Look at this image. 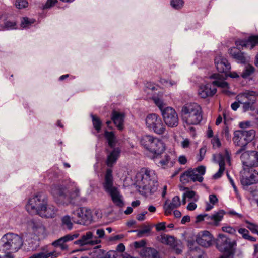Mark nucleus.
<instances>
[{"mask_svg":"<svg viewBox=\"0 0 258 258\" xmlns=\"http://www.w3.org/2000/svg\"><path fill=\"white\" fill-rule=\"evenodd\" d=\"M135 184L141 194L147 196L157 190V175L154 170L143 168L136 173Z\"/></svg>","mask_w":258,"mask_h":258,"instance_id":"obj_1","label":"nucleus"},{"mask_svg":"<svg viewBox=\"0 0 258 258\" xmlns=\"http://www.w3.org/2000/svg\"><path fill=\"white\" fill-rule=\"evenodd\" d=\"M28 211L36 213L42 217L53 218L57 211L56 208L47 204V198L42 193H38L29 199L26 206Z\"/></svg>","mask_w":258,"mask_h":258,"instance_id":"obj_2","label":"nucleus"},{"mask_svg":"<svg viewBox=\"0 0 258 258\" xmlns=\"http://www.w3.org/2000/svg\"><path fill=\"white\" fill-rule=\"evenodd\" d=\"M75 189L71 192L64 184H54L51 192L56 202L62 205L75 204V200L79 197V189L75 185Z\"/></svg>","mask_w":258,"mask_h":258,"instance_id":"obj_3","label":"nucleus"},{"mask_svg":"<svg viewBox=\"0 0 258 258\" xmlns=\"http://www.w3.org/2000/svg\"><path fill=\"white\" fill-rule=\"evenodd\" d=\"M258 44V36H251L248 39L237 40L235 41L236 47L231 48L229 49L230 55L238 62L244 63L247 61V58L241 52L240 49L245 48L251 49Z\"/></svg>","mask_w":258,"mask_h":258,"instance_id":"obj_4","label":"nucleus"},{"mask_svg":"<svg viewBox=\"0 0 258 258\" xmlns=\"http://www.w3.org/2000/svg\"><path fill=\"white\" fill-rule=\"evenodd\" d=\"M181 114L183 121L187 125H197L202 120L201 107L196 103L184 105Z\"/></svg>","mask_w":258,"mask_h":258,"instance_id":"obj_5","label":"nucleus"},{"mask_svg":"<svg viewBox=\"0 0 258 258\" xmlns=\"http://www.w3.org/2000/svg\"><path fill=\"white\" fill-rule=\"evenodd\" d=\"M103 187L105 191L110 196L113 203L116 206L119 207L123 206V197L117 188L113 185L112 170L111 168H107L106 170Z\"/></svg>","mask_w":258,"mask_h":258,"instance_id":"obj_6","label":"nucleus"},{"mask_svg":"<svg viewBox=\"0 0 258 258\" xmlns=\"http://www.w3.org/2000/svg\"><path fill=\"white\" fill-rule=\"evenodd\" d=\"M153 100L161 111L165 125L171 128L177 127L179 123V118L175 110L170 107H165L163 101L158 97L153 96Z\"/></svg>","mask_w":258,"mask_h":258,"instance_id":"obj_7","label":"nucleus"},{"mask_svg":"<svg viewBox=\"0 0 258 258\" xmlns=\"http://www.w3.org/2000/svg\"><path fill=\"white\" fill-rule=\"evenodd\" d=\"M210 78L215 79L212 84L207 83L205 85H201L198 89V94L202 98H206L214 95L217 91L216 86L222 88H227L228 83L223 80V74H213Z\"/></svg>","mask_w":258,"mask_h":258,"instance_id":"obj_8","label":"nucleus"},{"mask_svg":"<svg viewBox=\"0 0 258 258\" xmlns=\"http://www.w3.org/2000/svg\"><path fill=\"white\" fill-rule=\"evenodd\" d=\"M23 244L22 239L17 234L7 233L4 235L0 240V251L8 252H16Z\"/></svg>","mask_w":258,"mask_h":258,"instance_id":"obj_9","label":"nucleus"},{"mask_svg":"<svg viewBox=\"0 0 258 258\" xmlns=\"http://www.w3.org/2000/svg\"><path fill=\"white\" fill-rule=\"evenodd\" d=\"M140 142L145 149L153 153V156L162 153L165 150V145L163 141L152 135L143 136L141 139Z\"/></svg>","mask_w":258,"mask_h":258,"instance_id":"obj_10","label":"nucleus"},{"mask_svg":"<svg viewBox=\"0 0 258 258\" xmlns=\"http://www.w3.org/2000/svg\"><path fill=\"white\" fill-rule=\"evenodd\" d=\"M104 137L107 141L111 150H107V157L106 163L108 167H112L118 159L121 150L119 148H114L115 145V137L112 132L105 131Z\"/></svg>","mask_w":258,"mask_h":258,"instance_id":"obj_11","label":"nucleus"},{"mask_svg":"<svg viewBox=\"0 0 258 258\" xmlns=\"http://www.w3.org/2000/svg\"><path fill=\"white\" fill-rule=\"evenodd\" d=\"M258 95L252 91H246L236 96V100L242 105L243 112L253 111L255 110Z\"/></svg>","mask_w":258,"mask_h":258,"instance_id":"obj_12","label":"nucleus"},{"mask_svg":"<svg viewBox=\"0 0 258 258\" xmlns=\"http://www.w3.org/2000/svg\"><path fill=\"white\" fill-rule=\"evenodd\" d=\"M147 128L156 134L161 135L165 133L166 126L161 117L155 113L148 114L145 119Z\"/></svg>","mask_w":258,"mask_h":258,"instance_id":"obj_13","label":"nucleus"},{"mask_svg":"<svg viewBox=\"0 0 258 258\" xmlns=\"http://www.w3.org/2000/svg\"><path fill=\"white\" fill-rule=\"evenodd\" d=\"M235 243L225 235L220 234L217 239L216 247L223 254L220 258H232L234 254Z\"/></svg>","mask_w":258,"mask_h":258,"instance_id":"obj_14","label":"nucleus"},{"mask_svg":"<svg viewBox=\"0 0 258 258\" xmlns=\"http://www.w3.org/2000/svg\"><path fill=\"white\" fill-rule=\"evenodd\" d=\"M205 172L206 167L203 165L194 169H189L181 175L180 181L183 183H188L190 181L201 182L203 180V176Z\"/></svg>","mask_w":258,"mask_h":258,"instance_id":"obj_15","label":"nucleus"},{"mask_svg":"<svg viewBox=\"0 0 258 258\" xmlns=\"http://www.w3.org/2000/svg\"><path fill=\"white\" fill-rule=\"evenodd\" d=\"M213 159L218 163L219 169L218 171L213 175V177L214 179H218L222 176L225 170V162H230V154L227 150H225L223 153L214 155Z\"/></svg>","mask_w":258,"mask_h":258,"instance_id":"obj_16","label":"nucleus"},{"mask_svg":"<svg viewBox=\"0 0 258 258\" xmlns=\"http://www.w3.org/2000/svg\"><path fill=\"white\" fill-rule=\"evenodd\" d=\"M72 214L78 219L76 223L80 224H86L92 220L91 211L86 207H79L72 212Z\"/></svg>","mask_w":258,"mask_h":258,"instance_id":"obj_17","label":"nucleus"},{"mask_svg":"<svg viewBox=\"0 0 258 258\" xmlns=\"http://www.w3.org/2000/svg\"><path fill=\"white\" fill-rule=\"evenodd\" d=\"M240 159L244 166L257 167L258 152L256 151L242 152L240 156Z\"/></svg>","mask_w":258,"mask_h":258,"instance_id":"obj_18","label":"nucleus"},{"mask_svg":"<svg viewBox=\"0 0 258 258\" xmlns=\"http://www.w3.org/2000/svg\"><path fill=\"white\" fill-rule=\"evenodd\" d=\"M223 215L224 212L223 210L219 211L211 216H209L206 214H200L196 217V223H199L206 220L207 223L217 226L218 225L219 222L222 220Z\"/></svg>","mask_w":258,"mask_h":258,"instance_id":"obj_19","label":"nucleus"},{"mask_svg":"<svg viewBox=\"0 0 258 258\" xmlns=\"http://www.w3.org/2000/svg\"><path fill=\"white\" fill-rule=\"evenodd\" d=\"M100 240L98 239L92 231H89L82 235L79 239L75 241L74 244L80 246H94L100 243Z\"/></svg>","mask_w":258,"mask_h":258,"instance_id":"obj_20","label":"nucleus"},{"mask_svg":"<svg viewBox=\"0 0 258 258\" xmlns=\"http://www.w3.org/2000/svg\"><path fill=\"white\" fill-rule=\"evenodd\" d=\"M153 159L158 166L163 168L172 166L175 163L174 160H171L169 154L164 153V152L159 155H153Z\"/></svg>","mask_w":258,"mask_h":258,"instance_id":"obj_21","label":"nucleus"},{"mask_svg":"<svg viewBox=\"0 0 258 258\" xmlns=\"http://www.w3.org/2000/svg\"><path fill=\"white\" fill-rule=\"evenodd\" d=\"M79 235L80 234L78 232L67 234L63 237L54 241L52 243V245L55 247H59L62 250L67 249L68 248V246L66 244V243L76 239L79 237Z\"/></svg>","mask_w":258,"mask_h":258,"instance_id":"obj_22","label":"nucleus"},{"mask_svg":"<svg viewBox=\"0 0 258 258\" xmlns=\"http://www.w3.org/2000/svg\"><path fill=\"white\" fill-rule=\"evenodd\" d=\"M28 225L36 236H39L45 234V227L40 219H32L30 221Z\"/></svg>","mask_w":258,"mask_h":258,"instance_id":"obj_23","label":"nucleus"},{"mask_svg":"<svg viewBox=\"0 0 258 258\" xmlns=\"http://www.w3.org/2000/svg\"><path fill=\"white\" fill-rule=\"evenodd\" d=\"M214 62L216 68L219 73H226L231 69L228 60L221 54L217 55L215 57Z\"/></svg>","mask_w":258,"mask_h":258,"instance_id":"obj_24","label":"nucleus"},{"mask_svg":"<svg viewBox=\"0 0 258 258\" xmlns=\"http://www.w3.org/2000/svg\"><path fill=\"white\" fill-rule=\"evenodd\" d=\"M241 184L243 186L255 184L258 182V172L253 169L249 170L247 175L243 176L241 179Z\"/></svg>","mask_w":258,"mask_h":258,"instance_id":"obj_25","label":"nucleus"},{"mask_svg":"<svg viewBox=\"0 0 258 258\" xmlns=\"http://www.w3.org/2000/svg\"><path fill=\"white\" fill-rule=\"evenodd\" d=\"M212 236L208 231H203L199 233L196 241L200 245L204 247H209L212 244Z\"/></svg>","mask_w":258,"mask_h":258,"instance_id":"obj_26","label":"nucleus"},{"mask_svg":"<svg viewBox=\"0 0 258 258\" xmlns=\"http://www.w3.org/2000/svg\"><path fill=\"white\" fill-rule=\"evenodd\" d=\"M58 254L55 251H49V247L45 246L42 247L39 251L33 254L29 258H52L57 257Z\"/></svg>","mask_w":258,"mask_h":258,"instance_id":"obj_27","label":"nucleus"},{"mask_svg":"<svg viewBox=\"0 0 258 258\" xmlns=\"http://www.w3.org/2000/svg\"><path fill=\"white\" fill-rule=\"evenodd\" d=\"M18 26L15 21H11L6 19L5 16H0V31L16 29Z\"/></svg>","mask_w":258,"mask_h":258,"instance_id":"obj_28","label":"nucleus"},{"mask_svg":"<svg viewBox=\"0 0 258 258\" xmlns=\"http://www.w3.org/2000/svg\"><path fill=\"white\" fill-rule=\"evenodd\" d=\"M180 205L181 202L180 198L177 196L173 198L170 203L168 204L166 201L164 206L165 214L166 215L171 214L173 210L179 207Z\"/></svg>","mask_w":258,"mask_h":258,"instance_id":"obj_29","label":"nucleus"},{"mask_svg":"<svg viewBox=\"0 0 258 258\" xmlns=\"http://www.w3.org/2000/svg\"><path fill=\"white\" fill-rule=\"evenodd\" d=\"M124 114L116 111H113L111 114V120L117 128L121 131L123 128Z\"/></svg>","mask_w":258,"mask_h":258,"instance_id":"obj_30","label":"nucleus"},{"mask_svg":"<svg viewBox=\"0 0 258 258\" xmlns=\"http://www.w3.org/2000/svg\"><path fill=\"white\" fill-rule=\"evenodd\" d=\"M233 141L235 145L240 146V148L237 151L236 154H240L243 152L247 145L246 142L243 138V136H239L238 137L236 135V131L234 132V137L233 138Z\"/></svg>","mask_w":258,"mask_h":258,"instance_id":"obj_31","label":"nucleus"},{"mask_svg":"<svg viewBox=\"0 0 258 258\" xmlns=\"http://www.w3.org/2000/svg\"><path fill=\"white\" fill-rule=\"evenodd\" d=\"M236 135L238 137V136H243L247 144L254 138L255 131L253 129L249 130H238L236 131Z\"/></svg>","mask_w":258,"mask_h":258,"instance_id":"obj_32","label":"nucleus"},{"mask_svg":"<svg viewBox=\"0 0 258 258\" xmlns=\"http://www.w3.org/2000/svg\"><path fill=\"white\" fill-rule=\"evenodd\" d=\"M36 20L34 19L25 17L21 19L20 25L23 29H27L33 26Z\"/></svg>","mask_w":258,"mask_h":258,"instance_id":"obj_33","label":"nucleus"},{"mask_svg":"<svg viewBox=\"0 0 258 258\" xmlns=\"http://www.w3.org/2000/svg\"><path fill=\"white\" fill-rule=\"evenodd\" d=\"M62 226L63 228L71 230L73 228V224L72 219L69 215H65L61 218Z\"/></svg>","mask_w":258,"mask_h":258,"instance_id":"obj_34","label":"nucleus"},{"mask_svg":"<svg viewBox=\"0 0 258 258\" xmlns=\"http://www.w3.org/2000/svg\"><path fill=\"white\" fill-rule=\"evenodd\" d=\"M142 254L147 258H157L158 255L157 251L152 248H144Z\"/></svg>","mask_w":258,"mask_h":258,"instance_id":"obj_35","label":"nucleus"},{"mask_svg":"<svg viewBox=\"0 0 258 258\" xmlns=\"http://www.w3.org/2000/svg\"><path fill=\"white\" fill-rule=\"evenodd\" d=\"M238 232L240 233L242 237L245 239L251 242H254L256 241V238L249 235V231L245 228H240L238 230Z\"/></svg>","mask_w":258,"mask_h":258,"instance_id":"obj_36","label":"nucleus"},{"mask_svg":"<svg viewBox=\"0 0 258 258\" xmlns=\"http://www.w3.org/2000/svg\"><path fill=\"white\" fill-rule=\"evenodd\" d=\"M93 127L96 130L97 133H100L102 126V122L100 119L96 116L91 115Z\"/></svg>","mask_w":258,"mask_h":258,"instance_id":"obj_37","label":"nucleus"},{"mask_svg":"<svg viewBox=\"0 0 258 258\" xmlns=\"http://www.w3.org/2000/svg\"><path fill=\"white\" fill-rule=\"evenodd\" d=\"M254 68L252 66L247 64L245 67L241 75V77L243 78H247L254 72Z\"/></svg>","mask_w":258,"mask_h":258,"instance_id":"obj_38","label":"nucleus"},{"mask_svg":"<svg viewBox=\"0 0 258 258\" xmlns=\"http://www.w3.org/2000/svg\"><path fill=\"white\" fill-rule=\"evenodd\" d=\"M183 195L189 200H193L196 202L199 199V196L196 195V192L192 190H188L183 194Z\"/></svg>","mask_w":258,"mask_h":258,"instance_id":"obj_39","label":"nucleus"},{"mask_svg":"<svg viewBox=\"0 0 258 258\" xmlns=\"http://www.w3.org/2000/svg\"><path fill=\"white\" fill-rule=\"evenodd\" d=\"M246 227L251 231L253 234L258 235V225L250 222L248 221H245Z\"/></svg>","mask_w":258,"mask_h":258,"instance_id":"obj_40","label":"nucleus"},{"mask_svg":"<svg viewBox=\"0 0 258 258\" xmlns=\"http://www.w3.org/2000/svg\"><path fill=\"white\" fill-rule=\"evenodd\" d=\"M145 91L148 94L153 95L154 90H157V86L151 82L147 83L146 85Z\"/></svg>","mask_w":258,"mask_h":258,"instance_id":"obj_41","label":"nucleus"},{"mask_svg":"<svg viewBox=\"0 0 258 258\" xmlns=\"http://www.w3.org/2000/svg\"><path fill=\"white\" fill-rule=\"evenodd\" d=\"M211 143L214 149L219 148L221 146V142L217 135H215L211 139Z\"/></svg>","mask_w":258,"mask_h":258,"instance_id":"obj_42","label":"nucleus"},{"mask_svg":"<svg viewBox=\"0 0 258 258\" xmlns=\"http://www.w3.org/2000/svg\"><path fill=\"white\" fill-rule=\"evenodd\" d=\"M170 3L173 8L179 9L183 6L184 1L183 0H171Z\"/></svg>","mask_w":258,"mask_h":258,"instance_id":"obj_43","label":"nucleus"},{"mask_svg":"<svg viewBox=\"0 0 258 258\" xmlns=\"http://www.w3.org/2000/svg\"><path fill=\"white\" fill-rule=\"evenodd\" d=\"M28 4L26 0H18L15 4L16 7L19 9L26 8Z\"/></svg>","mask_w":258,"mask_h":258,"instance_id":"obj_44","label":"nucleus"},{"mask_svg":"<svg viewBox=\"0 0 258 258\" xmlns=\"http://www.w3.org/2000/svg\"><path fill=\"white\" fill-rule=\"evenodd\" d=\"M160 82L166 86H173L176 84V83L172 80H168L164 78L160 79Z\"/></svg>","mask_w":258,"mask_h":258,"instance_id":"obj_45","label":"nucleus"},{"mask_svg":"<svg viewBox=\"0 0 258 258\" xmlns=\"http://www.w3.org/2000/svg\"><path fill=\"white\" fill-rule=\"evenodd\" d=\"M57 2V0H47L45 4L43 6L42 9H49L53 7Z\"/></svg>","mask_w":258,"mask_h":258,"instance_id":"obj_46","label":"nucleus"},{"mask_svg":"<svg viewBox=\"0 0 258 258\" xmlns=\"http://www.w3.org/2000/svg\"><path fill=\"white\" fill-rule=\"evenodd\" d=\"M162 240L163 242H165L167 244L171 245L174 241V238L171 236H166V237H162Z\"/></svg>","mask_w":258,"mask_h":258,"instance_id":"obj_47","label":"nucleus"},{"mask_svg":"<svg viewBox=\"0 0 258 258\" xmlns=\"http://www.w3.org/2000/svg\"><path fill=\"white\" fill-rule=\"evenodd\" d=\"M151 231V228L149 226H145L144 228L138 231V235L139 236L141 237L146 233H149Z\"/></svg>","mask_w":258,"mask_h":258,"instance_id":"obj_48","label":"nucleus"},{"mask_svg":"<svg viewBox=\"0 0 258 258\" xmlns=\"http://www.w3.org/2000/svg\"><path fill=\"white\" fill-rule=\"evenodd\" d=\"M206 152V148L205 147H202L200 149L199 155L198 159L199 161H201L204 159Z\"/></svg>","mask_w":258,"mask_h":258,"instance_id":"obj_49","label":"nucleus"},{"mask_svg":"<svg viewBox=\"0 0 258 258\" xmlns=\"http://www.w3.org/2000/svg\"><path fill=\"white\" fill-rule=\"evenodd\" d=\"M222 136L224 137H225L227 140H229L230 139V135L228 127H225L223 128L222 132Z\"/></svg>","mask_w":258,"mask_h":258,"instance_id":"obj_50","label":"nucleus"},{"mask_svg":"<svg viewBox=\"0 0 258 258\" xmlns=\"http://www.w3.org/2000/svg\"><path fill=\"white\" fill-rule=\"evenodd\" d=\"M156 229L157 231L165 230L166 229V223L160 222L156 225Z\"/></svg>","mask_w":258,"mask_h":258,"instance_id":"obj_51","label":"nucleus"},{"mask_svg":"<svg viewBox=\"0 0 258 258\" xmlns=\"http://www.w3.org/2000/svg\"><path fill=\"white\" fill-rule=\"evenodd\" d=\"M222 230L223 231L230 234H234L235 232V229L231 226H224L222 228Z\"/></svg>","mask_w":258,"mask_h":258,"instance_id":"obj_52","label":"nucleus"},{"mask_svg":"<svg viewBox=\"0 0 258 258\" xmlns=\"http://www.w3.org/2000/svg\"><path fill=\"white\" fill-rule=\"evenodd\" d=\"M209 199L210 203L212 205H214L216 203L218 202V199L215 195H210Z\"/></svg>","mask_w":258,"mask_h":258,"instance_id":"obj_53","label":"nucleus"},{"mask_svg":"<svg viewBox=\"0 0 258 258\" xmlns=\"http://www.w3.org/2000/svg\"><path fill=\"white\" fill-rule=\"evenodd\" d=\"M187 158L184 155H181L178 158V162L180 164L185 165L187 163Z\"/></svg>","mask_w":258,"mask_h":258,"instance_id":"obj_54","label":"nucleus"},{"mask_svg":"<svg viewBox=\"0 0 258 258\" xmlns=\"http://www.w3.org/2000/svg\"><path fill=\"white\" fill-rule=\"evenodd\" d=\"M96 234L98 235L97 238H102L104 235V231L102 229H98L96 230Z\"/></svg>","mask_w":258,"mask_h":258,"instance_id":"obj_55","label":"nucleus"},{"mask_svg":"<svg viewBox=\"0 0 258 258\" xmlns=\"http://www.w3.org/2000/svg\"><path fill=\"white\" fill-rule=\"evenodd\" d=\"M147 214V211H145L140 214H138L137 216V219L139 221H143L145 219V215Z\"/></svg>","mask_w":258,"mask_h":258,"instance_id":"obj_56","label":"nucleus"},{"mask_svg":"<svg viewBox=\"0 0 258 258\" xmlns=\"http://www.w3.org/2000/svg\"><path fill=\"white\" fill-rule=\"evenodd\" d=\"M190 144V141L188 139H184L181 142V146L183 148H186L189 147Z\"/></svg>","mask_w":258,"mask_h":258,"instance_id":"obj_57","label":"nucleus"},{"mask_svg":"<svg viewBox=\"0 0 258 258\" xmlns=\"http://www.w3.org/2000/svg\"><path fill=\"white\" fill-rule=\"evenodd\" d=\"M197 205L194 202H190L188 204L187 209L189 211H193L197 208Z\"/></svg>","mask_w":258,"mask_h":258,"instance_id":"obj_58","label":"nucleus"},{"mask_svg":"<svg viewBox=\"0 0 258 258\" xmlns=\"http://www.w3.org/2000/svg\"><path fill=\"white\" fill-rule=\"evenodd\" d=\"M190 221V217L189 216H184L182 218L181 223L182 224H185L186 222H188Z\"/></svg>","mask_w":258,"mask_h":258,"instance_id":"obj_59","label":"nucleus"},{"mask_svg":"<svg viewBox=\"0 0 258 258\" xmlns=\"http://www.w3.org/2000/svg\"><path fill=\"white\" fill-rule=\"evenodd\" d=\"M240 104V103H239V102L238 101H237V102H234L231 105V108L233 110L236 111L239 107Z\"/></svg>","mask_w":258,"mask_h":258,"instance_id":"obj_60","label":"nucleus"},{"mask_svg":"<svg viewBox=\"0 0 258 258\" xmlns=\"http://www.w3.org/2000/svg\"><path fill=\"white\" fill-rule=\"evenodd\" d=\"M145 242L143 241L140 242H135V246L136 248H141L144 247L145 245Z\"/></svg>","mask_w":258,"mask_h":258,"instance_id":"obj_61","label":"nucleus"},{"mask_svg":"<svg viewBox=\"0 0 258 258\" xmlns=\"http://www.w3.org/2000/svg\"><path fill=\"white\" fill-rule=\"evenodd\" d=\"M125 246L122 243H120L117 247V250L120 252H123L125 250Z\"/></svg>","mask_w":258,"mask_h":258,"instance_id":"obj_62","label":"nucleus"},{"mask_svg":"<svg viewBox=\"0 0 258 258\" xmlns=\"http://www.w3.org/2000/svg\"><path fill=\"white\" fill-rule=\"evenodd\" d=\"M207 136L208 138H212L213 137V132L212 128L210 127H209L207 132Z\"/></svg>","mask_w":258,"mask_h":258,"instance_id":"obj_63","label":"nucleus"},{"mask_svg":"<svg viewBox=\"0 0 258 258\" xmlns=\"http://www.w3.org/2000/svg\"><path fill=\"white\" fill-rule=\"evenodd\" d=\"M250 125L249 122H241L239 124V126L241 128H245L249 126Z\"/></svg>","mask_w":258,"mask_h":258,"instance_id":"obj_64","label":"nucleus"}]
</instances>
